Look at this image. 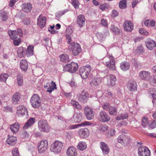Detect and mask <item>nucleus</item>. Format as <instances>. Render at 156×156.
Instances as JSON below:
<instances>
[{"label":"nucleus","instance_id":"6","mask_svg":"<svg viewBox=\"0 0 156 156\" xmlns=\"http://www.w3.org/2000/svg\"><path fill=\"white\" fill-rule=\"evenodd\" d=\"M48 143L47 141L43 140L39 142L37 144V149L38 152L42 153L45 152L48 149Z\"/></svg>","mask_w":156,"mask_h":156},{"label":"nucleus","instance_id":"34","mask_svg":"<svg viewBox=\"0 0 156 156\" xmlns=\"http://www.w3.org/2000/svg\"><path fill=\"white\" fill-rule=\"evenodd\" d=\"M101 78H96L92 80L90 84L92 86H97L99 85L101 83Z\"/></svg>","mask_w":156,"mask_h":156},{"label":"nucleus","instance_id":"25","mask_svg":"<svg viewBox=\"0 0 156 156\" xmlns=\"http://www.w3.org/2000/svg\"><path fill=\"white\" fill-rule=\"evenodd\" d=\"M66 154L67 156H76L77 152L76 149L73 147H70L68 148Z\"/></svg>","mask_w":156,"mask_h":156},{"label":"nucleus","instance_id":"15","mask_svg":"<svg viewBox=\"0 0 156 156\" xmlns=\"http://www.w3.org/2000/svg\"><path fill=\"white\" fill-rule=\"evenodd\" d=\"M129 137L128 136L124 134L120 135L118 138V142L124 146L129 144Z\"/></svg>","mask_w":156,"mask_h":156},{"label":"nucleus","instance_id":"7","mask_svg":"<svg viewBox=\"0 0 156 156\" xmlns=\"http://www.w3.org/2000/svg\"><path fill=\"white\" fill-rule=\"evenodd\" d=\"M78 68V65L77 63L72 62L70 64H66L65 66H64L63 70L65 71L74 73L77 70Z\"/></svg>","mask_w":156,"mask_h":156},{"label":"nucleus","instance_id":"41","mask_svg":"<svg viewBox=\"0 0 156 156\" xmlns=\"http://www.w3.org/2000/svg\"><path fill=\"white\" fill-rule=\"evenodd\" d=\"M8 18L7 13L4 11L2 10L0 11V19L2 21H6Z\"/></svg>","mask_w":156,"mask_h":156},{"label":"nucleus","instance_id":"57","mask_svg":"<svg viewBox=\"0 0 156 156\" xmlns=\"http://www.w3.org/2000/svg\"><path fill=\"white\" fill-rule=\"evenodd\" d=\"M69 10L68 9H66L62 11H58L56 12V15L58 16H61L64 14L66 12H68Z\"/></svg>","mask_w":156,"mask_h":156},{"label":"nucleus","instance_id":"8","mask_svg":"<svg viewBox=\"0 0 156 156\" xmlns=\"http://www.w3.org/2000/svg\"><path fill=\"white\" fill-rule=\"evenodd\" d=\"M70 51H72L73 55H77L81 51V49L79 44L72 42L69 48Z\"/></svg>","mask_w":156,"mask_h":156},{"label":"nucleus","instance_id":"1","mask_svg":"<svg viewBox=\"0 0 156 156\" xmlns=\"http://www.w3.org/2000/svg\"><path fill=\"white\" fill-rule=\"evenodd\" d=\"M105 64L112 70H115V60L112 54H107V56L103 58Z\"/></svg>","mask_w":156,"mask_h":156},{"label":"nucleus","instance_id":"56","mask_svg":"<svg viewBox=\"0 0 156 156\" xmlns=\"http://www.w3.org/2000/svg\"><path fill=\"white\" fill-rule=\"evenodd\" d=\"M73 30L72 27H68L66 31V35H71L73 33Z\"/></svg>","mask_w":156,"mask_h":156},{"label":"nucleus","instance_id":"40","mask_svg":"<svg viewBox=\"0 0 156 156\" xmlns=\"http://www.w3.org/2000/svg\"><path fill=\"white\" fill-rule=\"evenodd\" d=\"M60 61L63 62L67 63L69 61V56L65 54H62L59 56Z\"/></svg>","mask_w":156,"mask_h":156},{"label":"nucleus","instance_id":"35","mask_svg":"<svg viewBox=\"0 0 156 156\" xmlns=\"http://www.w3.org/2000/svg\"><path fill=\"white\" fill-rule=\"evenodd\" d=\"M19 128L20 125L18 122H16L10 126V129L13 133H15L17 132Z\"/></svg>","mask_w":156,"mask_h":156},{"label":"nucleus","instance_id":"28","mask_svg":"<svg viewBox=\"0 0 156 156\" xmlns=\"http://www.w3.org/2000/svg\"><path fill=\"white\" fill-rule=\"evenodd\" d=\"M109 33L108 30L104 34L98 32L96 34V36L99 41L101 42L105 40L106 36L109 35Z\"/></svg>","mask_w":156,"mask_h":156},{"label":"nucleus","instance_id":"64","mask_svg":"<svg viewBox=\"0 0 156 156\" xmlns=\"http://www.w3.org/2000/svg\"><path fill=\"white\" fill-rule=\"evenodd\" d=\"M101 25L105 27H107L108 22L106 20L102 19L101 20Z\"/></svg>","mask_w":156,"mask_h":156},{"label":"nucleus","instance_id":"33","mask_svg":"<svg viewBox=\"0 0 156 156\" xmlns=\"http://www.w3.org/2000/svg\"><path fill=\"white\" fill-rule=\"evenodd\" d=\"M110 29L115 35H119L121 33L119 29L114 25L112 24L111 25Z\"/></svg>","mask_w":156,"mask_h":156},{"label":"nucleus","instance_id":"63","mask_svg":"<svg viewBox=\"0 0 156 156\" xmlns=\"http://www.w3.org/2000/svg\"><path fill=\"white\" fill-rule=\"evenodd\" d=\"M13 43L15 46H18L19 45L21 42V39L20 38L17 39H13Z\"/></svg>","mask_w":156,"mask_h":156},{"label":"nucleus","instance_id":"39","mask_svg":"<svg viewBox=\"0 0 156 156\" xmlns=\"http://www.w3.org/2000/svg\"><path fill=\"white\" fill-rule=\"evenodd\" d=\"M8 34L11 39H16L17 38V34L16 30H9L8 31Z\"/></svg>","mask_w":156,"mask_h":156},{"label":"nucleus","instance_id":"44","mask_svg":"<svg viewBox=\"0 0 156 156\" xmlns=\"http://www.w3.org/2000/svg\"><path fill=\"white\" fill-rule=\"evenodd\" d=\"M25 51L24 48L21 47L19 48L17 51L18 56L20 58H21L25 54Z\"/></svg>","mask_w":156,"mask_h":156},{"label":"nucleus","instance_id":"52","mask_svg":"<svg viewBox=\"0 0 156 156\" xmlns=\"http://www.w3.org/2000/svg\"><path fill=\"white\" fill-rule=\"evenodd\" d=\"M148 123V121L147 118L146 117H144L142 120V126L144 127H146Z\"/></svg>","mask_w":156,"mask_h":156},{"label":"nucleus","instance_id":"12","mask_svg":"<svg viewBox=\"0 0 156 156\" xmlns=\"http://www.w3.org/2000/svg\"><path fill=\"white\" fill-rule=\"evenodd\" d=\"M84 110L85 115L88 120H90L94 118V112L91 108L87 107L84 108Z\"/></svg>","mask_w":156,"mask_h":156},{"label":"nucleus","instance_id":"11","mask_svg":"<svg viewBox=\"0 0 156 156\" xmlns=\"http://www.w3.org/2000/svg\"><path fill=\"white\" fill-rule=\"evenodd\" d=\"M16 114L19 116L23 117L26 115L27 117L28 116L27 109L23 105H20L17 107Z\"/></svg>","mask_w":156,"mask_h":156},{"label":"nucleus","instance_id":"4","mask_svg":"<svg viewBox=\"0 0 156 156\" xmlns=\"http://www.w3.org/2000/svg\"><path fill=\"white\" fill-rule=\"evenodd\" d=\"M91 71V67L89 65L81 67L80 69V74L81 77L83 79H86Z\"/></svg>","mask_w":156,"mask_h":156},{"label":"nucleus","instance_id":"36","mask_svg":"<svg viewBox=\"0 0 156 156\" xmlns=\"http://www.w3.org/2000/svg\"><path fill=\"white\" fill-rule=\"evenodd\" d=\"M82 113L81 112H76L74 114L73 119L76 122H80L82 119Z\"/></svg>","mask_w":156,"mask_h":156},{"label":"nucleus","instance_id":"37","mask_svg":"<svg viewBox=\"0 0 156 156\" xmlns=\"http://www.w3.org/2000/svg\"><path fill=\"white\" fill-rule=\"evenodd\" d=\"M34 48L33 45H29L27 48L26 55L27 57H30L34 55Z\"/></svg>","mask_w":156,"mask_h":156},{"label":"nucleus","instance_id":"61","mask_svg":"<svg viewBox=\"0 0 156 156\" xmlns=\"http://www.w3.org/2000/svg\"><path fill=\"white\" fill-rule=\"evenodd\" d=\"M115 130L114 129H110L108 132V137H111L114 136L115 134Z\"/></svg>","mask_w":156,"mask_h":156},{"label":"nucleus","instance_id":"13","mask_svg":"<svg viewBox=\"0 0 156 156\" xmlns=\"http://www.w3.org/2000/svg\"><path fill=\"white\" fill-rule=\"evenodd\" d=\"M94 124L91 122L86 121L82 122L79 124L70 125L68 127V129H74L80 126H94Z\"/></svg>","mask_w":156,"mask_h":156},{"label":"nucleus","instance_id":"3","mask_svg":"<svg viewBox=\"0 0 156 156\" xmlns=\"http://www.w3.org/2000/svg\"><path fill=\"white\" fill-rule=\"evenodd\" d=\"M38 127L41 132H48L50 130V127L48 122L45 120L41 119L38 122Z\"/></svg>","mask_w":156,"mask_h":156},{"label":"nucleus","instance_id":"38","mask_svg":"<svg viewBox=\"0 0 156 156\" xmlns=\"http://www.w3.org/2000/svg\"><path fill=\"white\" fill-rule=\"evenodd\" d=\"M87 145L86 143L83 141L80 142L77 146V149L80 151H83L87 148Z\"/></svg>","mask_w":156,"mask_h":156},{"label":"nucleus","instance_id":"5","mask_svg":"<svg viewBox=\"0 0 156 156\" xmlns=\"http://www.w3.org/2000/svg\"><path fill=\"white\" fill-rule=\"evenodd\" d=\"M30 102L32 106L34 108H37L41 105V100L37 94H35L31 97Z\"/></svg>","mask_w":156,"mask_h":156},{"label":"nucleus","instance_id":"10","mask_svg":"<svg viewBox=\"0 0 156 156\" xmlns=\"http://www.w3.org/2000/svg\"><path fill=\"white\" fill-rule=\"evenodd\" d=\"M138 154L139 156H150L151 154L148 148L144 146H141L138 148Z\"/></svg>","mask_w":156,"mask_h":156},{"label":"nucleus","instance_id":"24","mask_svg":"<svg viewBox=\"0 0 156 156\" xmlns=\"http://www.w3.org/2000/svg\"><path fill=\"white\" fill-rule=\"evenodd\" d=\"M35 119L34 118H30L26 123L23 127L24 129H27L32 126L35 122Z\"/></svg>","mask_w":156,"mask_h":156},{"label":"nucleus","instance_id":"31","mask_svg":"<svg viewBox=\"0 0 156 156\" xmlns=\"http://www.w3.org/2000/svg\"><path fill=\"white\" fill-rule=\"evenodd\" d=\"M120 67L121 69L124 71L128 70L130 67V64L128 62L124 61L121 62Z\"/></svg>","mask_w":156,"mask_h":156},{"label":"nucleus","instance_id":"17","mask_svg":"<svg viewBox=\"0 0 156 156\" xmlns=\"http://www.w3.org/2000/svg\"><path fill=\"white\" fill-rule=\"evenodd\" d=\"M107 84L109 87L113 86L116 84V78L112 74H110L107 76Z\"/></svg>","mask_w":156,"mask_h":156},{"label":"nucleus","instance_id":"46","mask_svg":"<svg viewBox=\"0 0 156 156\" xmlns=\"http://www.w3.org/2000/svg\"><path fill=\"white\" fill-rule=\"evenodd\" d=\"M9 76V75L7 73L1 74L0 75V81L2 82H6Z\"/></svg>","mask_w":156,"mask_h":156},{"label":"nucleus","instance_id":"55","mask_svg":"<svg viewBox=\"0 0 156 156\" xmlns=\"http://www.w3.org/2000/svg\"><path fill=\"white\" fill-rule=\"evenodd\" d=\"M72 4L75 9H78L79 7L80 3L78 0H72Z\"/></svg>","mask_w":156,"mask_h":156},{"label":"nucleus","instance_id":"22","mask_svg":"<svg viewBox=\"0 0 156 156\" xmlns=\"http://www.w3.org/2000/svg\"><path fill=\"white\" fill-rule=\"evenodd\" d=\"M22 10L24 12H30L32 8V5L30 3H23L21 5Z\"/></svg>","mask_w":156,"mask_h":156},{"label":"nucleus","instance_id":"30","mask_svg":"<svg viewBox=\"0 0 156 156\" xmlns=\"http://www.w3.org/2000/svg\"><path fill=\"white\" fill-rule=\"evenodd\" d=\"M89 96L88 92H85L83 94H80L79 98V100L83 103L87 102Z\"/></svg>","mask_w":156,"mask_h":156},{"label":"nucleus","instance_id":"62","mask_svg":"<svg viewBox=\"0 0 156 156\" xmlns=\"http://www.w3.org/2000/svg\"><path fill=\"white\" fill-rule=\"evenodd\" d=\"M102 107L104 110H108L110 108L109 104L108 103H104L102 105Z\"/></svg>","mask_w":156,"mask_h":156},{"label":"nucleus","instance_id":"18","mask_svg":"<svg viewBox=\"0 0 156 156\" xmlns=\"http://www.w3.org/2000/svg\"><path fill=\"white\" fill-rule=\"evenodd\" d=\"M133 25L131 21L126 20L123 24L124 30L126 31L131 32L133 29Z\"/></svg>","mask_w":156,"mask_h":156},{"label":"nucleus","instance_id":"2","mask_svg":"<svg viewBox=\"0 0 156 156\" xmlns=\"http://www.w3.org/2000/svg\"><path fill=\"white\" fill-rule=\"evenodd\" d=\"M63 144L58 140H55L51 145L50 150L51 152L55 154L60 153L63 147Z\"/></svg>","mask_w":156,"mask_h":156},{"label":"nucleus","instance_id":"19","mask_svg":"<svg viewBox=\"0 0 156 156\" xmlns=\"http://www.w3.org/2000/svg\"><path fill=\"white\" fill-rule=\"evenodd\" d=\"M147 48L149 50H152L156 46L155 42L150 38L147 39L145 42Z\"/></svg>","mask_w":156,"mask_h":156},{"label":"nucleus","instance_id":"29","mask_svg":"<svg viewBox=\"0 0 156 156\" xmlns=\"http://www.w3.org/2000/svg\"><path fill=\"white\" fill-rule=\"evenodd\" d=\"M20 67L21 69L24 71L27 70L28 67V63L26 60H21L20 62Z\"/></svg>","mask_w":156,"mask_h":156},{"label":"nucleus","instance_id":"51","mask_svg":"<svg viewBox=\"0 0 156 156\" xmlns=\"http://www.w3.org/2000/svg\"><path fill=\"white\" fill-rule=\"evenodd\" d=\"M98 129L101 131L105 132L108 129V127L106 125H101L99 126Z\"/></svg>","mask_w":156,"mask_h":156},{"label":"nucleus","instance_id":"16","mask_svg":"<svg viewBox=\"0 0 156 156\" xmlns=\"http://www.w3.org/2000/svg\"><path fill=\"white\" fill-rule=\"evenodd\" d=\"M44 87L45 88L47 89L46 90L47 92H49L50 94L57 88L56 85L53 81L47 83L46 85L44 86Z\"/></svg>","mask_w":156,"mask_h":156},{"label":"nucleus","instance_id":"49","mask_svg":"<svg viewBox=\"0 0 156 156\" xmlns=\"http://www.w3.org/2000/svg\"><path fill=\"white\" fill-rule=\"evenodd\" d=\"M132 62L133 66L136 68H139L141 66V63L137 62L135 59H132Z\"/></svg>","mask_w":156,"mask_h":156},{"label":"nucleus","instance_id":"58","mask_svg":"<svg viewBox=\"0 0 156 156\" xmlns=\"http://www.w3.org/2000/svg\"><path fill=\"white\" fill-rule=\"evenodd\" d=\"M12 154L13 156H19V153L17 148H15L12 151Z\"/></svg>","mask_w":156,"mask_h":156},{"label":"nucleus","instance_id":"14","mask_svg":"<svg viewBox=\"0 0 156 156\" xmlns=\"http://www.w3.org/2000/svg\"><path fill=\"white\" fill-rule=\"evenodd\" d=\"M139 78L142 80H148L151 77V73L148 71H140L138 74Z\"/></svg>","mask_w":156,"mask_h":156},{"label":"nucleus","instance_id":"26","mask_svg":"<svg viewBox=\"0 0 156 156\" xmlns=\"http://www.w3.org/2000/svg\"><path fill=\"white\" fill-rule=\"evenodd\" d=\"M100 147L104 154H107L109 153V148L108 146L106 143L103 142H101Z\"/></svg>","mask_w":156,"mask_h":156},{"label":"nucleus","instance_id":"54","mask_svg":"<svg viewBox=\"0 0 156 156\" xmlns=\"http://www.w3.org/2000/svg\"><path fill=\"white\" fill-rule=\"evenodd\" d=\"M17 82L19 86H21L23 83V76L21 74H19L17 76Z\"/></svg>","mask_w":156,"mask_h":156},{"label":"nucleus","instance_id":"45","mask_svg":"<svg viewBox=\"0 0 156 156\" xmlns=\"http://www.w3.org/2000/svg\"><path fill=\"white\" fill-rule=\"evenodd\" d=\"M71 104L75 108L78 109H81L82 108L81 106L79 103L75 101H71Z\"/></svg>","mask_w":156,"mask_h":156},{"label":"nucleus","instance_id":"20","mask_svg":"<svg viewBox=\"0 0 156 156\" xmlns=\"http://www.w3.org/2000/svg\"><path fill=\"white\" fill-rule=\"evenodd\" d=\"M89 131L87 128L80 129L79 131V134L80 137L82 138H86L89 135Z\"/></svg>","mask_w":156,"mask_h":156},{"label":"nucleus","instance_id":"21","mask_svg":"<svg viewBox=\"0 0 156 156\" xmlns=\"http://www.w3.org/2000/svg\"><path fill=\"white\" fill-rule=\"evenodd\" d=\"M46 23V17L40 15L37 20V25H39L41 28H43L45 26Z\"/></svg>","mask_w":156,"mask_h":156},{"label":"nucleus","instance_id":"59","mask_svg":"<svg viewBox=\"0 0 156 156\" xmlns=\"http://www.w3.org/2000/svg\"><path fill=\"white\" fill-rule=\"evenodd\" d=\"M139 33L140 34L147 35L148 34V33L143 28H141L139 30Z\"/></svg>","mask_w":156,"mask_h":156},{"label":"nucleus","instance_id":"43","mask_svg":"<svg viewBox=\"0 0 156 156\" xmlns=\"http://www.w3.org/2000/svg\"><path fill=\"white\" fill-rule=\"evenodd\" d=\"M128 116V115L127 113H121L120 115L116 117V119L118 120L126 119Z\"/></svg>","mask_w":156,"mask_h":156},{"label":"nucleus","instance_id":"47","mask_svg":"<svg viewBox=\"0 0 156 156\" xmlns=\"http://www.w3.org/2000/svg\"><path fill=\"white\" fill-rule=\"evenodd\" d=\"M20 98V95L18 93L14 94L12 99L13 103L14 104L17 103L19 101Z\"/></svg>","mask_w":156,"mask_h":156},{"label":"nucleus","instance_id":"42","mask_svg":"<svg viewBox=\"0 0 156 156\" xmlns=\"http://www.w3.org/2000/svg\"><path fill=\"white\" fill-rule=\"evenodd\" d=\"M105 93L106 94L105 96L108 98V100L112 101L114 100L115 96L111 92L107 91Z\"/></svg>","mask_w":156,"mask_h":156},{"label":"nucleus","instance_id":"50","mask_svg":"<svg viewBox=\"0 0 156 156\" xmlns=\"http://www.w3.org/2000/svg\"><path fill=\"white\" fill-rule=\"evenodd\" d=\"M127 1L126 0H122L120 1L119 3V7L121 9H125L126 7Z\"/></svg>","mask_w":156,"mask_h":156},{"label":"nucleus","instance_id":"9","mask_svg":"<svg viewBox=\"0 0 156 156\" xmlns=\"http://www.w3.org/2000/svg\"><path fill=\"white\" fill-rule=\"evenodd\" d=\"M110 118L109 115L104 111H101L99 114L98 119L101 122H108L110 120Z\"/></svg>","mask_w":156,"mask_h":156},{"label":"nucleus","instance_id":"53","mask_svg":"<svg viewBox=\"0 0 156 156\" xmlns=\"http://www.w3.org/2000/svg\"><path fill=\"white\" fill-rule=\"evenodd\" d=\"M148 125L149 127L151 129L156 127V120L150 122L148 123Z\"/></svg>","mask_w":156,"mask_h":156},{"label":"nucleus","instance_id":"27","mask_svg":"<svg viewBox=\"0 0 156 156\" xmlns=\"http://www.w3.org/2000/svg\"><path fill=\"white\" fill-rule=\"evenodd\" d=\"M137 86L136 83L134 81L129 82L127 85L128 88L131 91L136 90L137 89Z\"/></svg>","mask_w":156,"mask_h":156},{"label":"nucleus","instance_id":"48","mask_svg":"<svg viewBox=\"0 0 156 156\" xmlns=\"http://www.w3.org/2000/svg\"><path fill=\"white\" fill-rule=\"evenodd\" d=\"M108 112L111 115H115L117 114L116 108L114 107H111L109 109Z\"/></svg>","mask_w":156,"mask_h":156},{"label":"nucleus","instance_id":"32","mask_svg":"<svg viewBox=\"0 0 156 156\" xmlns=\"http://www.w3.org/2000/svg\"><path fill=\"white\" fill-rule=\"evenodd\" d=\"M17 140V138L14 136H11L9 137L6 140V142L8 144L11 145H15Z\"/></svg>","mask_w":156,"mask_h":156},{"label":"nucleus","instance_id":"23","mask_svg":"<svg viewBox=\"0 0 156 156\" xmlns=\"http://www.w3.org/2000/svg\"><path fill=\"white\" fill-rule=\"evenodd\" d=\"M85 19L83 15L80 14L78 16L77 22L80 28L83 27L85 24Z\"/></svg>","mask_w":156,"mask_h":156},{"label":"nucleus","instance_id":"60","mask_svg":"<svg viewBox=\"0 0 156 156\" xmlns=\"http://www.w3.org/2000/svg\"><path fill=\"white\" fill-rule=\"evenodd\" d=\"M149 82L151 84L156 86V75L154 76L153 79L149 80Z\"/></svg>","mask_w":156,"mask_h":156}]
</instances>
